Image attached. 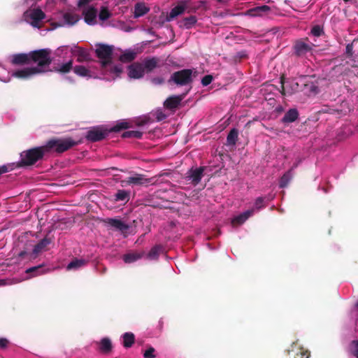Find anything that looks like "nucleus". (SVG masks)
Wrapping results in <instances>:
<instances>
[{
  "instance_id": "f257e3e1",
  "label": "nucleus",
  "mask_w": 358,
  "mask_h": 358,
  "mask_svg": "<svg viewBox=\"0 0 358 358\" xmlns=\"http://www.w3.org/2000/svg\"><path fill=\"white\" fill-rule=\"evenodd\" d=\"M51 50L43 48L30 52L31 62L37 64V66L34 68H40V73L49 71V66L51 64L52 59L51 57Z\"/></svg>"
},
{
  "instance_id": "f03ea898",
  "label": "nucleus",
  "mask_w": 358,
  "mask_h": 358,
  "mask_svg": "<svg viewBox=\"0 0 358 358\" xmlns=\"http://www.w3.org/2000/svg\"><path fill=\"white\" fill-rule=\"evenodd\" d=\"M48 152L45 146L36 147L22 152L20 155V166H31L43 159Z\"/></svg>"
},
{
  "instance_id": "7ed1b4c3",
  "label": "nucleus",
  "mask_w": 358,
  "mask_h": 358,
  "mask_svg": "<svg viewBox=\"0 0 358 358\" xmlns=\"http://www.w3.org/2000/svg\"><path fill=\"white\" fill-rule=\"evenodd\" d=\"M76 145L77 143L71 138H66L51 139L45 146L48 152L53 150L57 153H63Z\"/></svg>"
},
{
  "instance_id": "20e7f679",
  "label": "nucleus",
  "mask_w": 358,
  "mask_h": 358,
  "mask_svg": "<svg viewBox=\"0 0 358 358\" xmlns=\"http://www.w3.org/2000/svg\"><path fill=\"white\" fill-rule=\"evenodd\" d=\"M96 47L95 53L96 57L101 60V67L106 69L112 64L114 47L113 45L103 43H97Z\"/></svg>"
},
{
  "instance_id": "39448f33",
  "label": "nucleus",
  "mask_w": 358,
  "mask_h": 358,
  "mask_svg": "<svg viewBox=\"0 0 358 358\" xmlns=\"http://www.w3.org/2000/svg\"><path fill=\"white\" fill-rule=\"evenodd\" d=\"M281 90L280 91L282 96H290L295 93L302 92V85H304L302 82V78L299 79H291L286 83L285 82L284 78H280Z\"/></svg>"
},
{
  "instance_id": "423d86ee",
  "label": "nucleus",
  "mask_w": 358,
  "mask_h": 358,
  "mask_svg": "<svg viewBox=\"0 0 358 358\" xmlns=\"http://www.w3.org/2000/svg\"><path fill=\"white\" fill-rule=\"evenodd\" d=\"M193 70L185 69L172 73L169 83L173 82L177 85L185 86L193 82Z\"/></svg>"
},
{
  "instance_id": "0eeeda50",
  "label": "nucleus",
  "mask_w": 358,
  "mask_h": 358,
  "mask_svg": "<svg viewBox=\"0 0 358 358\" xmlns=\"http://www.w3.org/2000/svg\"><path fill=\"white\" fill-rule=\"evenodd\" d=\"M23 17L27 22L31 20L29 23L32 27L40 28V22L45 18V14L41 8H37L26 10L23 14Z\"/></svg>"
},
{
  "instance_id": "6e6552de",
  "label": "nucleus",
  "mask_w": 358,
  "mask_h": 358,
  "mask_svg": "<svg viewBox=\"0 0 358 358\" xmlns=\"http://www.w3.org/2000/svg\"><path fill=\"white\" fill-rule=\"evenodd\" d=\"M302 92L308 96H315L320 92L317 83L308 76L302 77Z\"/></svg>"
},
{
  "instance_id": "1a4fd4ad",
  "label": "nucleus",
  "mask_w": 358,
  "mask_h": 358,
  "mask_svg": "<svg viewBox=\"0 0 358 358\" xmlns=\"http://www.w3.org/2000/svg\"><path fill=\"white\" fill-rule=\"evenodd\" d=\"M109 133V130L101 127H93L87 131L86 138L90 141L96 142L104 139Z\"/></svg>"
},
{
  "instance_id": "9d476101",
  "label": "nucleus",
  "mask_w": 358,
  "mask_h": 358,
  "mask_svg": "<svg viewBox=\"0 0 358 358\" xmlns=\"http://www.w3.org/2000/svg\"><path fill=\"white\" fill-rule=\"evenodd\" d=\"M291 353H294V358H296V356H300L301 358H309L310 357V352L308 350H304L302 347L299 346L297 343H292L291 349L285 352L284 357L282 358H292Z\"/></svg>"
},
{
  "instance_id": "9b49d317",
  "label": "nucleus",
  "mask_w": 358,
  "mask_h": 358,
  "mask_svg": "<svg viewBox=\"0 0 358 358\" xmlns=\"http://www.w3.org/2000/svg\"><path fill=\"white\" fill-rule=\"evenodd\" d=\"M40 71V68L27 67L15 71L13 76L20 79H28L36 74H39Z\"/></svg>"
},
{
  "instance_id": "f8f14e48",
  "label": "nucleus",
  "mask_w": 358,
  "mask_h": 358,
  "mask_svg": "<svg viewBox=\"0 0 358 358\" xmlns=\"http://www.w3.org/2000/svg\"><path fill=\"white\" fill-rule=\"evenodd\" d=\"M83 15L85 23L89 25L96 24L97 10L93 6H87L83 10Z\"/></svg>"
},
{
  "instance_id": "ddd939ff",
  "label": "nucleus",
  "mask_w": 358,
  "mask_h": 358,
  "mask_svg": "<svg viewBox=\"0 0 358 358\" xmlns=\"http://www.w3.org/2000/svg\"><path fill=\"white\" fill-rule=\"evenodd\" d=\"M205 170V167L200 166L196 169H191L187 172V178L191 181V183L194 185H198L202 177L203 176V171Z\"/></svg>"
},
{
  "instance_id": "4468645a",
  "label": "nucleus",
  "mask_w": 358,
  "mask_h": 358,
  "mask_svg": "<svg viewBox=\"0 0 358 358\" xmlns=\"http://www.w3.org/2000/svg\"><path fill=\"white\" fill-rule=\"evenodd\" d=\"M128 76L134 79H139L143 77L145 72L141 63L134 62L129 66Z\"/></svg>"
},
{
  "instance_id": "2eb2a0df",
  "label": "nucleus",
  "mask_w": 358,
  "mask_h": 358,
  "mask_svg": "<svg viewBox=\"0 0 358 358\" xmlns=\"http://www.w3.org/2000/svg\"><path fill=\"white\" fill-rule=\"evenodd\" d=\"M152 178H148L143 174L136 173L132 176L128 177L127 183L129 185H144L148 186L151 183Z\"/></svg>"
},
{
  "instance_id": "dca6fc26",
  "label": "nucleus",
  "mask_w": 358,
  "mask_h": 358,
  "mask_svg": "<svg viewBox=\"0 0 358 358\" xmlns=\"http://www.w3.org/2000/svg\"><path fill=\"white\" fill-rule=\"evenodd\" d=\"M294 49L297 56H303L312 50V44L307 43L303 41H298L295 43Z\"/></svg>"
},
{
  "instance_id": "f3484780",
  "label": "nucleus",
  "mask_w": 358,
  "mask_h": 358,
  "mask_svg": "<svg viewBox=\"0 0 358 358\" xmlns=\"http://www.w3.org/2000/svg\"><path fill=\"white\" fill-rule=\"evenodd\" d=\"M186 94H183L178 96H171L166 99L164 103V106L167 109L173 110L176 109L180 104V102L185 96Z\"/></svg>"
},
{
  "instance_id": "a211bd4d",
  "label": "nucleus",
  "mask_w": 358,
  "mask_h": 358,
  "mask_svg": "<svg viewBox=\"0 0 358 358\" xmlns=\"http://www.w3.org/2000/svg\"><path fill=\"white\" fill-rule=\"evenodd\" d=\"M159 58L156 57L145 58L142 64L144 68V72L148 73H151L155 69L159 66Z\"/></svg>"
},
{
  "instance_id": "6ab92c4d",
  "label": "nucleus",
  "mask_w": 358,
  "mask_h": 358,
  "mask_svg": "<svg viewBox=\"0 0 358 358\" xmlns=\"http://www.w3.org/2000/svg\"><path fill=\"white\" fill-rule=\"evenodd\" d=\"M30 52L18 53L12 56L11 63L14 65H24L31 63Z\"/></svg>"
},
{
  "instance_id": "aec40b11",
  "label": "nucleus",
  "mask_w": 358,
  "mask_h": 358,
  "mask_svg": "<svg viewBox=\"0 0 358 358\" xmlns=\"http://www.w3.org/2000/svg\"><path fill=\"white\" fill-rule=\"evenodd\" d=\"M299 113L296 108H290L285 113L281 121L284 124L292 123L299 118Z\"/></svg>"
},
{
  "instance_id": "412c9836",
  "label": "nucleus",
  "mask_w": 358,
  "mask_h": 358,
  "mask_svg": "<svg viewBox=\"0 0 358 358\" xmlns=\"http://www.w3.org/2000/svg\"><path fill=\"white\" fill-rule=\"evenodd\" d=\"M144 255V252H131L124 255L122 259L126 264H131L141 259Z\"/></svg>"
},
{
  "instance_id": "4be33fe9",
  "label": "nucleus",
  "mask_w": 358,
  "mask_h": 358,
  "mask_svg": "<svg viewBox=\"0 0 358 358\" xmlns=\"http://www.w3.org/2000/svg\"><path fill=\"white\" fill-rule=\"evenodd\" d=\"M73 60H69L66 63L53 66L52 71L61 74L68 73L73 69Z\"/></svg>"
},
{
  "instance_id": "5701e85b",
  "label": "nucleus",
  "mask_w": 358,
  "mask_h": 358,
  "mask_svg": "<svg viewBox=\"0 0 358 358\" xmlns=\"http://www.w3.org/2000/svg\"><path fill=\"white\" fill-rule=\"evenodd\" d=\"M99 349L103 354H109L113 350V344L110 339L107 337L103 338L99 342Z\"/></svg>"
},
{
  "instance_id": "b1692460",
  "label": "nucleus",
  "mask_w": 358,
  "mask_h": 358,
  "mask_svg": "<svg viewBox=\"0 0 358 358\" xmlns=\"http://www.w3.org/2000/svg\"><path fill=\"white\" fill-rule=\"evenodd\" d=\"M52 242L50 238L47 236L41 240L34 248L33 253L38 255L41 252L47 249L48 245Z\"/></svg>"
},
{
  "instance_id": "393cba45",
  "label": "nucleus",
  "mask_w": 358,
  "mask_h": 358,
  "mask_svg": "<svg viewBox=\"0 0 358 358\" xmlns=\"http://www.w3.org/2000/svg\"><path fill=\"white\" fill-rule=\"evenodd\" d=\"M108 223L110 226L115 227V229H117L121 231H126L129 228V226L128 224H127L126 223H124V222H122V220H118V219H114V218L108 219Z\"/></svg>"
},
{
  "instance_id": "a878e982",
  "label": "nucleus",
  "mask_w": 358,
  "mask_h": 358,
  "mask_svg": "<svg viewBox=\"0 0 358 358\" xmlns=\"http://www.w3.org/2000/svg\"><path fill=\"white\" fill-rule=\"evenodd\" d=\"M122 345L125 348H131L135 342V336L131 332H126L122 336Z\"/></svg>"
},
{
  "instance_id": "bb28decb",
  "label": "nucleus",
  "mask_w": 358,
  "mask_h": 358,
  "mask_svg": "<svg viewBox=\"0 0 358 358\" xmlns=\"http://www.w3.org/2000/svg\"><path fill=\"white\" fill-rule=\"evenodd\" d=\"M130 199V192L125 189H118L114 195L115 201L127 202Z\"/></svg>"
},
{
  "instance_id": "cd10ccee",
  "label": "nucleus",
  "mask_w": 358,
  "mask_h": 358,
  "mask_svg": "<svg viewBox=\"0 0 358 358\" xmlns=\"http://www.w3.org/2000/svg\"><path fill=\"white\" fill-rule=\"evenodd\" d=\"M149 8L143 3H137L134 8V17H139L145 15Z\"/></svg>"
},
{
  "instance_id": "c85d7f7f",
  "label": "nucleus",
  "mask_w": 358,
  "mask_h": 358,
  "mask_svg": "<svg viewBox=\"0 0 358 358\" xmlns=\"http://www.w3.org/2000/svg\"><path fill=\"white\" fill-rule=\"evenodd\" d=\"M63 18L66 24L69 25H73L80 20V17L78 14L72 13H65Z\"/></svg>"
},
{
  "instance_id": "c756f323",
  "label": "nucleus",
  "mask_w": 358,
  "mask_h": 358,
  "mask_svg": "<svg viewBox=\"0 0 358 358\" xmlns=\"http://www.w3.org/2000/svg\"><path fill=\"white\" fill-rule=\"evenodd\" d=\"M238 136V131L236 128H233L229 132L227 137V144L229 145H235Z\"/></svg>"
},
{
  "instance_id": "7c9ffc66",
  "label": "nucleus",
  "mask_w": 358,
  "mask_h": 358,
  "mask_svg": "<svg viewBox=\"0 0 358 358\" xmlns=\"http://www.w3.org/2000/svg\"><path fill=\"white\" fill-rule=\"evenodd\" d=\"M45 273L43 265L33 266L26 270V273L30 274V277H36Z\"/></svg>"
},
{
  "instance_id": "2f4dec72",
  "label": "nucleus",
  "mask_w": 358,
  "mask_h": 358,
  "mask_svg": "<svg viewBox=\"0 0 358 358\" xmlns=\"http://www.w3.org/2000/svg\"><path fill=\"white\" fill-rule=\"evenodd\" d=\"M163 247L160 245H156L151 248L148 253V258L150 259H157L159 254L162 252Z\"/></svg>"
},
{
  "instance_id": "473e14b6",
  "label": "nucleus",
  "mask_w": 358,
  "mask_h": 358,
  "mask_svg": "<svg viewBox=\"0 0 358 358\" xmlns=\"http://www.w3.org/2000/svg\"><path fill=\"white\" fill-rule=\"evenodd\" d=\"M87 264V262L83 259H73L68 265L66 268L68 270L77 269Z\"/></svg>"
},
{
  "instance_id": "72a5a7b5",
  "label": "nucleus",
  "mask_w": 358,
  "mask_h": 358,
  "mask_svg": "<svg viewBox=\"0 0 358 358\" xmlns=\"http://www.w3.org/2000/svg\"><path fill=\"white\" fill-rule=\"evenodd\" d=\"M292 178V170H289L285 173L283 174V176L280 178V182H279V187L280 188H285L286 187L290 180Z\"/></svg>"
},
{
  "instance_id": "f704fd0d",
  "label": "nucleus",
  "mask_w": 358,
  "mask_h": 358,
  "mask_svg": "<svg viewBox=\"0 0 358 358\" xmlns=\"http://www.w3.org/2000/svg\"><path fill=\"white\" fill-rule=\"evenodd\" d=\"M77 61L78 62H88L91 60L90 53L85 49L80 48L77 54Z\"/></svg>"
},
{
  "instance_id": "c9c22d12",
  "label": "nucleus",
  "mask_w": 358,
  "mask_h": 358,
  "mask_svg": "<svg viewBox=\"0 0 358 358\" xmlns=\"http://www.w3.org/2000/svg\"><path fill=\"white\" fill-rule=\"evenodd\" d=\"M136 57V53L134 51L129 50L124 52L122 55L120 57V60L122 62H130L135 59Z\"/></svg>"
},
{
  "instance_id": "e433bc0d",
  "label": "nucleus",
  "mask_w": 358,
  "mask_h": 358,
  "mask_svg": "<svg viewBox=\"0 0 358 358\" xmlns=\"http://www.w3.org/2000/svg\"><path fill=\"white\" fill-rule=\"evenodd\" d=\"M185 10V6L183 5H178L175 6L172 10H171L169 18V20L173 19L174 17H177L178 15L183 13V12Z\"/></svg>"
},
{
  "instance_id": "4c0bfd02",
  "label": "nucleus",
  "mask_w": 358,
  "mask_h": 358,
  "mask_svg": "<svg viewBox=\"0 0 358 358\" xmlns=\"http://www.w3.org/2000/svg\"><path fill=\"white\" fill-rule=\"evenodd\" d=\"M73 71L76 74L80 76H90V71L83 66H76L73 68Z\"/></svg>"
},
{
  "instance_id": "58836bf2",
  "label": "nucleus",
  "mask_w": 358,
  "mask_h": 358,
  "mask_svg": "<svg viewBox=\"0 0 358 358\" xmlns=\"http://www.w3.org/2000/svg\"><path fill=\"white\" fill-rule=\"evenodd\" d=\"M122 136L123 138H134L137 139H140L143 136V132L140 131H124Z\"/></svg>"
},
{
  "instance_id": "ea45409f",
  "label": "nucleus",
  "mask_w": 358,
  "mask_h": 358,
  "mask_svg": "<svg viewBox=\"0 0 358 358\" xmlns=\"http://www.w3.org/2000/svg\"><path fill=\"white\" fill-rule=\"evenodd\" d=\"M196 21L197 19L196 16L191 15L189 17L184 18L183 25L186 29H190L196 24Z\"/></svg>"
},
{
  "instance_id": "a19ab883",
  "label": "nucleus",
  "mask_w": 358,
  "mask_h": 358,
  "mask_svg": "<svg viewBox=\"0 0 358 358\" xmlns=\"http://www.w3.org/2000/svg\"><path fill=\"white\" fill-rule=\"evenodd\" d=\"M268 10H270V7L264 5V6L256 7L253 9H250L249 10V12L252 15H261V13L266 12Z\"/></svg>"
},
{
  "instance_id": "79ce46f5",
  "label": "nucleus",
  "mask_w": 358,
  "mask_h": 358,
  "mask_svg": "<svg viewBox=\"0 0 358 358\" xmlns=\"http://www.w3.org/2000/svg\"><path fill=\"white\" fill-rule=\"evenodd\" d=\"M111 15L112 14L107 7H101L99 14V17L100 20L105 21L109 19L111 17Z\"/></svg>"
},
{
  "instance_id": "37998d69",
  "label": "nucleus",
  "mask_w": 358,
  "mask_h": 358,
  "mask_svg": "<svg viewBox=\"0 0 358 358\" xmlns=\"http://www.w3.org/2000/svg\"><path fill=\"white\" fill-rule=\"evenodd\" d=\"M349 351L351 355L358 358V341H352L349 345Z\"/></svg>"
},
{
  "instance_id": "c03bdc74",
  "label": "nucleus",
  "mask_w": 358,
  "mask_h": 358,
  "mask_svg": "<svg viewBox=\"0 0 358 358\" xmlns=\"http://www.w3.org/2000/svg\"><path fill=\"white\" fill-rule=\"evenodd\" d=\"M129 127V124L127 122H121L116 124L110 131H120L123 129H128Z\"/></svg>"
},
{
  "instance_id": "a18cd8bd",
  "label": "nucleus",
  "mask_w": 358,
  "mask_h": 358,
  "mask_svg": "<svg viewBox=\"0 0 358 358\" xmlns=\"http://www.w3.org/2000/svg\"><path fill=\"white\" fill-rule=\"evenodd\" d=\"M311 34L316 37L321 36L324 34V29L320 25H315L310 31Z\"/></svg>"
},
{
  "instance_id": "49530a36",
  "label": "nucleus",
  "mask_w": 358,
  "mask_h": 358,
  "mask_svg": "<svg viewBox=\"0 0 358 358\" xmlns=\"http://www.w3.org/2000/svg\"><path fill=\"white\" fill-rule=\"evenodd\" d=\"M265 197L259 196L256 199L255 202V208L257 210L261 209L265 206L264 205Z\"/></svg>"
},
{
  "instance_id": "de8ad7c7",
  "label": "nucleus",
  "mask_w": 358,
  "mask_h": 358,
  "mask_svg": "<svg viewBox=\"0 0 358 358\" xmlns=\"http://www.w3.org/2000/svg\"><path fill=\"white\" fill-rule=\"evenodd\" d=\"M155 350L152 347H150L147 350L143 353L144 358H155L156 355H155Z\"/></svg>"
},
{
  "instance_id": "09e8293b",
  "label": "nucleus",
  "mask_w": 358,
  "mask_h": 358,
  "mask_svg": "<svg viewBox=\"0 0 358 358\" xmlns=\"http://www.w3.org/2000/svg\"><path fill=\"white\" fill-rule=\"evenodd\" d=\"M213 77L211 75L205 76L201 80V84L203 86H208L213 81Z\"/></svg>"
},
{
  "instance_id": "8fccbe9b",
  "label": "nucleus",
  "mask_w": 358,
  "mask_h": 358,
  "mask_svg": "<svg viewBox=\"0 0 358 358\" xmlns=\"http://www.w3.org/2000/svg\"><path fill=\"white\" fill-rule=\"evenodd\" d=\"M110 71L112 73L115 74L116 76H119L120 74L122 72V69L119 66H114L110 67Z\"/></svg>"
},
{
  "instance_id": "3c124183",
  "label": "nucleus",
  "mask_w": 358,
  "mask_h": 358,
  "mask_svg": "<svg viewBox=\"0 0 358 358\" xmlns=\"http://www.w3.org/2000/svg\"><path fill=\"white\" fill-rule=\"evenodd\" d=\"M245 222V219L243 218V217L242 216L241 214H240L238 216L235 217L233 219V220H232V222L234 224H242Z\"/></svg>"
},
{
  "instance_id": "603ef678",
  "label": "nucleus",
  "mask_w": 358,
  "mask_h": 358,
  "mask_svg": "<svg viewBox=\"0 0 358 358\" xmlns=\"http://www.w3.org/2000/svg\"><path fill=\"white\" fill-rule=\"evenodd\" d=\"M345 52L348 57H352L353 55V45L352 43H348L346 45Z\"/></svg>"
},
{
  "instance_id": "864d4df0",
  "label": "nucleus",
  "mask_w": 358,
  "mask_h": 358,
  "mask_svg": "<svg viewBox=\"0 0 358 358\" xmlns=\"http://www.w3.org/2000/svg\"><path fill=\"white\" fill-rule=\"evenodd\" d=\"M254 213V210L253 209H250V210H248L245 212H243V213H241L242 216L243 217V218L245 219V220L246 221L250 216H252Z\"/></svg>"
},
{
  "instance_id": "5fc2aeb1",
  "label": "nucleus",
  "mask_w": 358,
  "mask_h": 358,
  "mask_svg": "<svg viewBox=\"0 0 358 358\" xmlns=\"http://www.w3.org/2000/svg\"><path fill=\"white\" fill-rule=\"evenodd\" d=\"M254 213V210L253 209H250V210H248L245 212H243V213H241L242 216L243 217V218L245 219V220L246 221L250 216H252Z\"/></svg>"
},
{
  "instance_id": "6e6d98bb",
  "label": "nucleus",
  "mask_w": 358,
  "mask_h": 358,
  "mask_svg": "<svg viewBox=\"0 0 358 358\" xmlns=\"http://www.w3.org/2000/svg\"><path fill=\"white\" fill-rule=\"evenodd\" d=\"M8 344V341L6 338H0V348L4 349L7 347Z\"/></svg>"
},
{
  "instance_id": "4d7b16f0",
  "label": "nucleus",
  "mask_w": 358,
  "mask_h": 358,
  "mask_svg": "<svg viewBox=\"0 0 358 358\" xmlns=\"http://www.w3.org/2000/svg\"><path fill=\"white\" fill-rule=\"evenodd\" d=\"M152 82L156 85H160L164 83V80L162 78H154L152 79Z\"/></svg>"
},
{
  "instance_id": "13d9d810",
  "label": "nucleus",
  "mask_w": 358,
  "mask_h": 358,
  "mask_svg": "<svg viewBox=\"0 0 358 358\" xmlns=\"http://www.w3.org/2000/svg\"><path fill=\"white\" fill-rule=\"evenodd\" d=\"M91 0H79L78 3V6L81 8L90 3Z\"/></svg>"
},
{
  "instance_id": "bf43d9fd",
  "label": "nucleus",
  "mask_w": 358,
  "mask_h": 358,
  "mask_svg": "<svg viewBox=\"0 0 358 358\" xmlns=\"http://www.w3.org/2000/svg\"><path fill=\"white\" fill-rule=\"evenodd\" d=\"M165 117H166V115L164 114H163L162 112L159 113L157 115V119L158 121H161V120L165 119Z\"/></svg>"
},
{
  "instance_id": "052dcab7",
  "label": "nucleus",
  "mask_w": 358,
  "mask_h": 358,
  "mask_svg": "<svg viewBox=\"0 0 358 358\" xmlns=\"http://www.w3.org/2000/svg\"><path fill=\"white\" fill-rule=\"evenodd\" d=\"M8 172V167L6 166H0V175Z\"/></svg>"
},
{
  "instance_id": "680f3d73",
  "label": "nucleus",
  "mask_w": 358,
  "mask_h": 358,
  "mask_svg": "<svg viewBox=\"0 0 358 358\" xmlns=\"http://www.w3.org/2000/svg\"><path fill=\"white\" fill-rule=\"evenodd\" d=\"M6 282L5 280H0V285H6Z\"/></svg>"
},
{
  "instance_id": "e2e57ef3",
  "label": "nucleus",
  "mask_w": 358,
  "mask_h": 358,
  "mask_svg": "<svg viewBox=\"0 0 358 358\" xmlns=\"http://www.w3.org/2000/svg\"><path fill=\"white\" fill-rule=\"evenodd\" d=\"M24 252H20V256H23V255H24Z\"/></svg>"
},
{
  "instance_id": "0e129e2a",
  "label": "nucleus",
  "mask_w": 358,
  "mask_h": 358,
  "mask_svg": "<svg viewBox=\"0 0 358 358\" xmlns=\"http://www.w3.org/2000/svg\"><path fill=\"white\" fill-rule=\"evenodd\" d=\"M356 306H357V308L358 309V302L357 303Z\"/></svg>"
},
{
  "instance_id": "69168bd1",
  "label": "nucleus",
  "mask_w": 358,
  "mask_h": 358,
  "mask_svg": "<svg viewBox=\"0 0 358 358\" xmlns=\"http://www.w3.org/2000/svg\"><path fill=\"white\" fill-rule=\"evenodd\" d=\"M349 0H343V1L345 2H348Z\"/></svg>"
},
{
  "instance_id": "338daca9",
  "label": "nucleus",
  "mask_w": 358,
  "mask_h": 358,
  "mask_svg": "<svg viewBox=\"0 0 358 358\" xmlns=\"http://www.w3.org/2000/svg\"><path fill=\"white\" fill-rule=\"evenodd\" d=\"M0 358H2V357H0Z\"/></svg>"
}]
</instances>
